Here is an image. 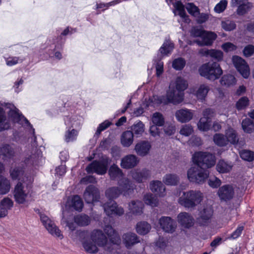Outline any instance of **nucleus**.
<instances>
[{
  "instance_id": "e2e57ef3",
  "label": "nucleus",
  "mask_w": 254,
  "mask_h": 254,
  "mask_svg": "<svg viewBox=\"0 0 254 254\" xmlns=\"http://www.w3.org/2000/svg\"><path fill=\"white\" fill-rule=\"evenodd\" d=\"M221 26L226 31H232L236 28V25L234 21L229 20L221 22Z\"/></svg>"
},
{
  "instance_id": "603ef678",
  "label": "nucleus",
  "mask_w": 254,
  "mask_h": 254,
  "mask_svg": "<svg viewBox=\"0 0 254 254\" xmlns=\"http://www.w3.org/2000/svg\"><path fill=\"white\" fill-rule=\"evenodd\" d=\"M213 141L216 145L220 146H225L228 144L226 136L220 133H216L214 135Z\"/></svg>"
},
{
  "instance_id": "58836bf2",
  "label": "nucleus",
  "mask_w": 254,
  "mask_h": 254,
  "mask_svg": "<svg viewBox=\"0 0 254 254\" xmlns=\"http://www.w3.org/2000/svg\"><path fill=\"white\" fill-rule=\"evenodd\" d=\"M179 177L175 174H167L163 178V182L167 186H176L179 182Z\"/></svg>"
},
{
  "instance_id": "774afa93",
  "label": "nucleus",
  "mask_w": 254,
  "mask_h": 254,
  "mask_svg": "<svg viewBox=\"0 0 254 254\" xmlns=\"http://www.w3.org/2000/svg\"><path fill=\"white\" fill-rule=\"evenodd\" d=\"M249 99L246 97H243L240 98L236 104L237 108L238 110H242L244 109L248 105Z\"/></svg>"
},
{
  "instance_id": "e433bc0d",
  "label": "nucleus",
  "mask_w": 254,
  "mask_h": 254,
  "mask_svg": "<svg viewBox=\"0 0 254 254\" xmlns=\"http://www.w3.org/2000/svg\"><path fill=\"white\" fill-rule=\"evenodd\" d=\"M42 155L40 151L37 150L35 154H32L25 160L27 165H38L42 161Z\"/></svg>"
},
{
  "instance_id": "dca6fc26",
  "label": "nucleus",
  "mask_w": 254,
  "mask_h": 254,
  "mask_svg": "<svg viewBox=\"0 0 254 254\" xmlns=\"http://www.w3.org/2000/svg\"><path fill=\"white\" fill-rule=\"evenodd\" d=\"M193 115V111L187 108L179 109L175 114L177 120L181 123L189 122L192 119Z\"/></svg>"
},
{
  "instance_id": "4c0bfd02",
  "label": "nucleus",
  "mask_w": 254,
  "mask_h": 254,
  "mask_svg": "<svg viewBox=\"0 0 254 254\" xmlns=\"http://www.w3.org/2000/svg\"><path fill=\"white\" fill-rule=\"evenodd\" d=\"M131 131L137 137L141 136L145 131V125L140 121L135 122L131 127Z\"/></svg>"
},
{
  "instance_id": "bb28decb",
  "label": "nucleus",
  "mask_w": 254,
  "mask_h": 254,
  "mask_svg": "<svg viewBox=\"0 0 254 254\" xmlns=\"http://www.w3.org/2000/svg\"><path fill=\"white\" fill-rule=\"evenodd\" d=\"M122 238L124 244L127 249L131 248L133 245L139 242V240L137 235L131 232L124 234Z\"/></svg>"
},
{
  "instance_id": "79ce46f5",
  "label": "nucleus",
  "mask_w": 254,
  "mask_h": 254,
  "mask_svg": "<svg viewBox=\"0 0 254 254\" xmlns=\"http://www.w3.org/2000/svg\"><path fill=\"white\" fill-rule=\"evenodd\" d=\"M151 229L150 225L146 222H140L136 224V232L140 235H145Z\"/></svg>"
},
{
  "instance_id": "20e7f679",
  "label": "nucleus",
  "mask_w": 254,
  "mask_h": 254,
  "mask_svg": "<svg viewBox=\"0 0 254 254\" xmlns=\"http://www.w3.org/2000/svg\"><path fill=\"white\" fill-rule=\"evenodd\" d=\"M22 183L19 182L16 185L13 195L15 201L19 204H24L28 202V198L30 196V185L33 181V178L31 176H24L21 180Z\"/></svg>"
},
{
  "instance_id": "de8ad7c7",
  "label": "nucleus",
  "mask_w": 254,
  "mask_h": 254,
  "mask_svg": "<svg viewBox=\"0 0 254 254\" xmlns=\"http://www.w3.org/2000/svg\"><path fill=\"white\" fill-rule=\"evenodd\" d=\"M151 122L153 125L163 126L165 123V119L162 114L156 112L151 117Z\"/></svg>"
},
{
  "instance_id": "3c124183",
  "label": "nucleus",
  "mask_w": 254,
  "mask_h": 254,
  "mask_svg": "<svg viewBox=\"0 0 254 254\" xmlns=\"http://www.w3.org/2000/svg\"><path fill=\"white\" fill-rule=\"evenodd\" d=\"M9 173L12 180H20L21 179V176L23 175V169L20 167L11 168Z\"/></svg>"
},
{
  "instance_id": "13d9d810",
  "label": "nucleus",
  "mask_w": 254,
  "mask_h": 254,
  "mask_svg": "<svg viewBox=\"0 0 254 254\" xmlns=\"http://www.w3.org/2000/svg\"><path fill=\"white\" fill-rule=\"evenodd\" d=\"M144 201L146 204L149 205L152 207L156 206L158 203L157 199L151 194H146L145 195Z\"/></svg>"
},
{
  "instance_id": "f8f14e48",
  "label": "nucleus",
  "mask_w": 254,
  "mask_h": 254,
  "mask_svg": "<svg viewBox=\"0 0 254 254\" xmlns=\"http://www.w3.org/2000/svg\"><path fill=\"white\" fill-rule=\"evenodd\" d=\"M233 64L240 73L245 78H247L250 73V68L245 61L242 58L235 56L233 57Z\"/></svg>"
},
{
  "instance_id": "6e6552de",
  "label": "nucleus",
  "mask_w": 254,
  "mask_h": 254,
  "mask_svg": "<svg viewBox=\"0 0 254 254\" xmlns=\"http://www.w3.org/2000/svg\"><path fill=\"white\" fill-rule=\"evenodd\" d=\"M192 160L194 163L198 166H205L207 168L213 166L216 162V159L213 154L203 152H197L195 153L192 156Z\"/></svg>"
},
{
  "instance_id": "37998d69",
  "label": "nucleus",
  "mask_w": 254,
  "mask_h": 254,
  "mask_svg": "<svg viewBox=\"0 0 254 254\" xmlns=\"http://www.w3.org/2000/svg\"><path fill=\"white\" fill-rule=\"evenodd\" d=\"M226 140H228V143L230 142L231 144H235L238 141V138L236 134V131L233 128L230 127L225 132Z\"/></svg>"
},
{
  "instance_id": "2f4dec72",
  "label": "nucleus",
  "mask_w": 254,
  "mask_h": 254,
  "mask_svg": "<svg viewBox=\"0 0 254 254\" xmlns=\"http://www.w3.org/2000/svg\"><path fill=\"white\" fill-rule=\"evenodd\" d=\"M143 203L140 200H132L128 203V209L133 214L140 215L143 213Z\"/></svg>"
},
{
  "instance_id": "864d4df0",
  "label": "nucleus",
  "mask_w": 254,
  "mask_h": 254,
  "mask_svg": "<svg viewBox=\"0 0 254 254\" xmlns=\"http://www.w3.org/2000/svg\"><path fill=\"white\" fill-rule=\"evenodd\" d=\"M186 61L182 58L175 59L172 62V67L177 70H182L186 65Z\"/></svg>"
},
{
  "instance_id": "c756f323",
  "label": "nucleus",
  "mask_w": 254,
  "mask_h": 254,
  "mask_svg": "<svg viewBox=\"0 0 254 254\" xmlns=\"http://www.w3.org/2000/svg\"><path fill=\"white\" fill-rule=\"evenodd\" d=\"M104 230L112 244L118 246L121 243V239L118 233L111 226H106Z\"/></svg>"
},
{
  "instance_id": "4468645a",
  "label": "nucleus",
  "mask_w": 254,
  "mask_h": 254,
  "mask_svg": "<svg viewBox=\"0 0 254 254\" xmlns=\"http://www.w3.org/2000/svg\"><path fill=\"white\" fill-rule=\"evenodd\" d=\"M91 239L98 246L104 247L105 249L110 251L107 239L101 230H93L91 234Z\"/></svg>"
},
{
  "instance_id": "c85d7f7f",
  "label": "nucleus",
  "mask_w": 254,
  "mask_h": 254,
  "mask_svg": "<svg viewBox=\"0 0 254 254\" xmlns=\"http://www.w3.org/2000/svg\"><path fill=\"white\" fill-rule=\"evenodd\" d=\"M213 213V210L211 206H206L200 211L199 217L198 218V223L201 225H205L211 218Z\"/></svg>"
},
{
  "instance_id": "f03ea898",
  "label": "nucleus",
  "mask_w": 254,
  "mask_h": 254,
  "mask_svg": "<svg viewBox=\"0 0 254 254\" xmlns=\"http://www.w3.org/2000/svg\"><path fill=\"white\" fill-rule=\"evenodd\" d=\"M7 119L3 109L0 108V131L8 129L13 123H17L31 130V133H34V129L29 121L19 112V110L14 107L11 109L8 114Z\"/></svg>"
},
{
  "instance_id": "6e6d98bb",
  "label": "nucleus",
  "mask_w": 254,
  "mask_h": 254,
  "mask_svg": "<svg viewBox=\"0 0 254 254\" xmlns=\"http://www.w3.org/2000/svg\"><path fill=\"white\" fill-rule=\"evenodd\" d=\"M186 8L190 14L194 17L197 16L199 14V8L193 3H187L186 5Z\"/></svg>"
},
{
  "instance_id": "0e129e2a",
  "label": "nucleus",
  "mask_w": 254,
  "mask_h": 254,
  "mask_svg": "<svg viewBox=\"0 0 254 254\" xmlns=\"http://www.w3.org/2000/svg\"><path fill=\"white\" fill-rule=\"evenodd\" d=\"M111 124V122L108 120H106L100 124L97 127V130L94 135L95 136H96L98 137L102 131H104Z\"/></svg>"
},
{
  "instance_id": "0eeeda50",
  "label": "nucleus",
  "mask_w": 254,
  "mask_h": 254,
  "mask_svg": "<svg viewBox=\"0 0 254 254\" xmlns=\"http://www.w3.org/2000/svg\"><path fill=\"white\" fill-rule=\"evenodd\" d=\"M209 172L199 166L191 167L187 172V177L190 182L202 184L209 177Z\"/></svg>"
},
{
  "instance_id": "f704fd0d",
  "label": "nucleus",
  "mask_w": 254,
  "mask_h": 254,
  "mask_svg": "<svg viewBox=\"0 0 254 254\" xmlns=\"http://www.w3.org/2000/svg\"><path fill=\"white\" fill-rule=\"evenodd\" d=\"M232 167L233 164L231 162L220 160L216 164V169L219 173H227L232 170Z\"/></svg>"
},
{
  "instance_id": "9d476101",
  "label": "nucleus",
  "mask_w": 254,
  "mask_h": 254,
  "mask_svg": "<svg viewBox=\"0 0 254 254\" xmlns=\"http://www.w3.org/2000/svg\"><path fill=\"white\" fill-rule=\"evenodd\" d=\"M40 220L45 228L48 232L52 236L58 237L60 239L63 238V235L61 230L56 225L54 222L52 221L46 214L43 213L40 214Z\"/></svg>"
},
{
  "instance_id": "4be33fe9",
  "label": "nucleus",
  "mask_w": 254,
  "mask_h": 254,
  "mask_svg": "<svg viewBox=\"0 0 254 254\" xmlns=\"http://www.w3.org/2000/svg\"><path fill=\"white\" fill-rule=\"evenodd\" d=\"M151 148L150 143L148 141L143 140L136 144L134 150L138 155L143 157L148 154Z\"/></svg>"
},
{
  "instance_id": "cd10ccee",
  "label": "nucleus",
  "mask_w": 254,
  "mask_h": 254,
  "mask_svg": "<svg viewBox=\"0 0 254 254\" xmlns=\"http://www.w3.org/2000/svg\"><path fill=\"white\" fill-rule=\"evenodd\" d=\"M149 187L151 190L160 197H163L166 194L165 187L162 182L160 181H151Z\"/></svg>"
},
{
  "instance_id": "7c9ffc66",
  "label": "nucleus",
  "mask_w": 254,
  "mask_h": 254,
  "mask_svg": "<svg viewBox=\"0 0 254 254\" xmlns=\"http://www.w3.org/2000/svg\"><path fill=\"white\" fill-rule=\"evenodd\" d=\"M13 205V201L8 197H4L0 203V216L1 217H5Z\"/></svg>"
},
{
  "instance_id": "5fc2aeb1",
  "label": "nucleus",
  "mask_w": 254,
  "mask_h": 254,
  "mask_svg": "<svg viewBox=\"0 0 254 254\" xmlns=\"http://www.w3.org/2000/svg\"><path fill=\"white\" fill-rule=\"evenodd\" d=\"M241 158L249 162L254 160V152L248 150H243L240 152Z\"/></svg>"
},
{
  "instance_id": "4d7b16f0",
  "label": "nucleus",
  "mask_w": 254,
  "mask_h": 254,
  "mask_svg": "<svg viewBox=\"0 0 254 254\" xmlns=\"http://www.w3.org/2000/svg\"><path fill=\"white\" fill-rule=\"evenodd\" d=\"M5 61L7 66H11L17 64L22 63L23 61V59L20 57H9L7 58H5Z\"/></svg>"
},
{
  "instance_id": "5701e85b",
  "label": "nucleus",
  "mask_w": 254,
  "mask_h": 254,
  "mask_svg": "<svg viewBox=\"0 0 254 254\" xmlns=\"http://www.w3.org/2000/svg\"><path fill=\"white\" fill-rule=\"evenodd\" d=\"M139 162V159L134 155L130 154L122 158L121 166L125 169H130L134 167Z\"/></svg>"
},
{
  "instance_id": "a878e982",
  "label": "nucleus",
  "mask_w": 254,
  "mask_h": 254,
  "mask_svg": "<svg viewBox=\"0 0 254 254\" xmlns=\"http://www.w3.org/2000/svg\"><path fill=\"white\" fill-rule=\"evenodd\" d=\"M209 87L206 84H201L197 89L192 88L190 90V93L194 94L198 100L203 101L206 98Z\"/></svg>"
},
{
  "instance_id": "39448f33",
  "label": "nucleus",
  "mask_w": 254,
  "mask_h": 254,
  "mask_svg": "<svg viewBox=\"0 0 254 254\" xmlns=\"http://www.w3.org/2000/svg\"><path fill=\"white\" fill-rule=\"evenodd\" d=\"M203 193L198 190H190L183 191L179 197L178 202L187 208H192L198 205L203 200Z\"/></svg>"
},
{
  "instance_id": "7ed1b4c3",
  "label": "nucleus",
  "mask_w": 254,
  "mask_h": 254,
  "mask_svg": "<svg viewBox=\"0 0 254 254\" xmlns=\"http://www.w3.org/2000/svg\"><path fill=\"white\" fill-rule=\"evenodd\" d=\"M118 187H112L107 189L105 194L109 199H115L121 194L125 196H129L133 192L134 188L132 182L127 178L120 179Z\"/></svg>"
},
{
  "instance_id": "052dcab7",
  "label": "nucleus",
  "mask_w": 254,
  "mask_h": 254,
  "mask_svg": "<svg viewBox=\"0 0 254 254\" xmlns=\"http://www.w3.org/2000/svg\"><path fill=\"white\" fill-rule=\"evenodd\" d=\"M193 131L192 126L189 124L183 125L180 130V133L184 136H188Z\"/></svg>"
},
{
  "instance_id": "49530a36",
  "label": "nucleus",
  "mask_w": 254,
  "mask_h": 254,
  "mask_svg": "<svg viewBox=\"0 0 254 254\" xmlns=\"http://www.w3.org/2000/svg\"><path fill=\"white\" fill-rule=\"evenodd\" d=\"M242 126L245 132L251 133L254 131V123L250 119L246 118L243 120Z\"/></svg>"
},
{
  "instance_id": "680f3d73",
  "label": "nucleus",
  "mask_w": 254,
  "mask_h": 254,
  "mask_svg": "<svg viewBox=\"0 0 254 254\" xmlns=\"http://www.w3.org/2000/svg\"><path fill=\"white\" fill-rule=\"evenodd\" d=\"M205 53L217 61H220L223 58V54L221 51L215 50H207Z\"/></svg>"
},
{
  "instance_id": "1a4fd4ad",
  "label": "nucleus",
  "mask_w": 254,
  "mask_h": 254,
  "mask_svg": "<svg viewBox=\"0 0 254 254\" xmlns=\"http://www.w3.org/2000/svg\"><path fill=\"white\" fill-rule=\"evenodd\" d=\"M111 160L105 157L100 161H94L92 162L87 166L86 170L88 173H96L102 175L106 173L108 166Z\"/></svg>"
},
{
  "instance_id": "2eb2a0df",
  "label": "nucleus",
  "mask_w": 254,
  "mask_h": 254,
  "mask_svg": "<svg viewBox=\"0 0 254 254\" xmlns=\"http://www.w3.org/2000/svg\"><path fill=\"white\" fill-rule=\"evenodd\" d=\"M103 208L105 212L108 216H121L124 213L123 207L118 206L117 203L114 201H110L104 204Z\"/></svg>"
},
{
  "instance_id": "f257e3e1",
  "label": "nucleus",
  "mask_w": 254,
  "mask_h": 254,
  "mask_svg": "<svg viewBox=\"0 0 254 254\" xmlns=\"http://www.w3.org/2000/svg\"><path fill=\"white\" fill-rule=\"evenodd\" d=\"M188 86V82L184 78L178 76L175 80L171 81L169 89L167 91L166 99L159 98L158 96H154L152 100L153 99L155 101L157 100L156 104H180L184 100V91L187 88Z\"/></svg>"
},
{
  "instance_id": "69168bd1",
  "label": "nucleus",
  "mask_w": 254,
  "mask_h": 254,
  "mask_svg": "<svg viewBox=\"0 0 254 254\" xmlns=\"http://www.w3.org/2000/svg\"><path fill=\"white\" fill-rule=\"evenodd\" d=\"M228 4V1L226 0H221L218 3H217L214 7V10L215 12L218 13H220L224 11L226 9Z\"/></svg>"
},
{
  "instance_id": "a18cd8bd",
  "label": "nucleus",
  "mask_w": 254,
  "mask_h": 254,
  "mask_svg": "<svg viewBox=\"0 0 254 254\" xmlns=\"http://www.w3.org/2000/svg\"><path fill=\"white\" fill-rule=\"evenodd\" d=\"M83 247L86 252L90 254L97 253L98 251L97 245L96 244H93L90 241H85L82 243Z\"/></svg>"
},
{
  "instance_id": "ea45409f",
  "label": "nucleus",
  "mask_w": 254,
  "mask_h": 254,
  "mask_svg": "<svg viewBox=\"0 0 254 254\" xmlns=\"http://www.w3.org/2000/svg\"><path fill=\"white\" fill-rule=\"evenodd\" d=\"M10 188V181L4 176H0V194H6L9 191Z\"/></svg>"
},
{
  "instance_id": "8fccbe9b",
  "label": "nucleus",
  "mask_w": 254,
  "mask_h": 254,
  "mask_svg": "<svg viewBox=\"0 0 254 254\" xmlns=\"http://www.w3.org/2000/svg\"><path fill=\"white\" fill-rule=\"evenodd\" d=\"M74 222L79 226H84L88 225L90 222L89 217L86 215H79L74 217Z\"/></svg>"
},
{
  "instance_id": "f3484780",
  "label": "nucleus",
  "mask_w": 254,
  "mask_h": 254,
  "mask_svg": "<svg viewBox=\"0 0 254 254\" xmlns=\"http://www.w3.org/2000/svg\"><path fill=\"white\" fill-rule=\"evenodd\" d=\"M159 223L161 228L167 233L174 232L177 227L176 222L170 217L163 216L161 217Z\"/></svg>"
},
{
  "instance_id": "aec40b11",
  "label": "nucleus",
  "mask_w": 254,
  "mask_h": 254,
  "mask_svg": "<svg viewBox=\"0 0 254 254\" xmlns=\"http://www.w3.org/2000/svg\"><path fill=\"white\" fill-rule=\"evenodd\" d=\"M178 223L185 228H190L194 224V219L191 215L188 212L180 213L177 216Z\"/></svg>"
},
{
  "instance_id": "ddd939ff",
  "label": "nucleus",
  "mask_w": 254,
  "mask_h": 254,
  "mask_svg": "<svg viewBox=\"0 0 254 254\" xmlns=\"http://www.w3.org/2000/svg\"><path fill=\"white\" fill-rule=\"evenodd\" d=\"M83 198L88 203H93L98 201L100 198L98 189L93 185L88 186L84 192Z\"/></svg>"
},
{
  "instance_id": "09e8293b",
  "label": "nucleus",
  "mask_w": 254,
  "mask_h": 254,
  "mask_svg": "<svg viewBox=\"0 0 254 254\" xmlns=\"http://www.w3.org/2000/svg\"><path fill=\"white\" fill-rule=\"evenodd\" d=\"M236 82L235 77L231 74L224 75L220 80V83L222 85L230 86L234 85Z\"/></svg>"
},
{
  "instance_id": "a211bd4d",
  "label": "nucleus",
  "mask_w": 254,
  "mask_h": 254,
  "mask_svg": "<svg viewBox=\"0 0 254 254\" xmlns=\"http://www.w3.org/2000/svg\"><path fill=\"white\" fill-rule=\"evenodd\" d=\"M64 123L67 128H73L79 130L82 124V118L77 115L66 116L64 119Z\"/></svg>"
},
{
  "instance_id": "a19ab883",
  "label": "nucleus",
  "mask_w": 254,
  "mask_h": 254,
  "mask_svg": "<svg viewBox=\"0 0 254 254\" xmlns=\"http://www.w3.org/2000/svg\"><path fill=\"white\" fill-rule=\"evenodd\" d=\"M64 134V140L66 142L75 141L78 134V130L73 128H67Z\"/></svg>"
},
{
  "instance_id": "423d86ee",
  "label": "nucleus",
  "mask_w": 254,
  "mask_h": 254,
  "mask_svg": "<svg viewBox=\"0 0 254 254\" xmlns=\"http://www.w3.org/2000/svg\"><path fill=\"white\" fill-rule=\"evenodd\" d=\"M199 72L201 76L211 80L219 78L223 73L219 64L216 62L203 64L199 68Z\"/></svg>"
},
{
  "instance_id": "c9c22d12",
  "label": "nucleus",
  "mask_w": 254,
  "mask_h": 254,
  "mask_svg": "<svg viewBox=\"0 0 254 254\" xmlns=\"http://www.w3.org/2000/svg\"><path fill=\"white\" fill-rule=\"evenodd\" d=\"M174 48L173 43L170 40H166L159 49V52L163 57L168 56L172 53Z\"/></svg>"
},
{
  "instance_id": "c03bdc74",
  "label": "nucleus",
  "mask_w": 254,
  "mask_h": 254,
  "mask_svg": "<svg viewBox=\"0 0 254 254\" xmlns=\"http://www.w3.org/2000/svg\"><path fill=\"white\" fill-rule=\"evenodd\" d=\"M109 174L112 180L120 179L123 175L122 170L116 165L110 167Z\"/></svg>"
},
{
  "instance_id": "412c9836",
  "label": "nucleus",
  "mask_w": 254,
  "mask_h": 254,
  "mask_svg": "<svg viewBox=\"0 0 254 254\" xmlns=\"http://www.w3.org/2000/svg\"><path fill=\"white\" fill-rule=\"evenodd\" d=\"M217 194L221 200L231 199L234 195L233 187L230 185L223 186L219 189Z\"/></svg>"
},
{
  "instance_id": "6ab92c4d",
  "label": "nucleus",
  "mask_w": 254,
  "mask_h": 254,
  "mask_svg": "<svg viewBox=\"0 0 254 254\" xmlns=\"http://www.w3.org/2000/svg\"><path fill=\"white\" fill-rule=\"evenodd\" d=\"M132 179L138 183H141L146 180L151 176L150 171L146 169L142 170H133L130 172Z\"/></svg>"
},
{
  "instance_id": "338daca9",
  "label": "nucleus",
  "mask_w": 254,
  "mask_h": 254,
  "mask_svg": "<svg viewBox=\"0 0 254 254\" xmlns=\"http://www.w3.org/2000/svg\"><path fill=\"white\" fill-rule=\"evenodd\" d=\"M252 7L250 2L244 3L239 5L238 8V13L240 15L245 14Z\"/></svg>"
},
{
  "instance_id": "72a5a7b5",
  "label": "nucleus",
  "mask_w": 254,
  "mask_h": 254,
  "mask_svg": "<svg viewBox=\"0 0 254 254\" xmlns=\"http://www.w3.org/2000/svg\"><path fill=\"white\" fill-rule=\"evenodd\" d=\"M67 205L77 211H81L83 206V203L81 198L78 195H74L69 199L67 202Z\"/></svg>"
},
{
  "instance_id": "473e14b6",
  "label": "nucleus",
  "mask_w": 254,
  "mask_h": 254,
  "mask_svg": "<svg viewBox=\"0 0 254 254\" xmlns=\"http://www.w3.org/2000/svg\"><path fill=\"white\" fill-rule=\"evenodd\" d=\"M133 140L134 135L130 130L123 132L121 136V143L124 147H129L132 144Z\"/></svg>"
},
{
  "instance_id": "393cba45",
  "label": "nucleus",
  "mask_w": 254,
  "mask_h": 254,
  "mask_svg": "<svg viewBox=\"0 0 254 254\" xmlns=\"http://www.w3.org/2000/svg\"><path fill=\"white\" fill-rule=\"evenodd\" d=\"M14 148L8 144H3L0 147V155H2L4 160L13 159L15 156Z\"/></svg>"
},
{
  "instance_id": "b1692460",
  "label": "nucleus",
  "mask_w": 254,
  "mask_h": 254,
  "mask_svg": "<svg viewBox=\"0 0 254 254\" xmlns=\"http://www.w3.org/2000/svg\"><path fill=\"white\" fill-rule=\"evenodd\" d=\"M216 38L217 35L214 32L205 30L201 37V40H196V42L200 46H209L213 43Z\"/></svg>"
},
{
  "instance_id": "9b49d317",
  "label": "nucleus",
  "mask_w": 254,
  "mask_h": 254,
  "mask_svg": "<svg viewBox=\"0 0 254 254\" xmlns=\"http://www.w3.org/2000/svg\"><path fill=\"white\" fill-rule=\"evenodd\" d=\"M214 112L212 109L207 108L203 112V117L200 118L197 124L199 130L207 131L209 129L211 118L213 117Z\"/></svg>"
},
{
  "instance_id": "bf43d9fd",
  "label": "nucleus",
  "mask_w": 254,
  "mask_h": 254,
  "mask_svg": "<svg viewBox=\"0 0 254 254\" xmlns=\"http://www.w3.org/2000/svg\"><path fill=\"white\" fill-rule=\"evenodd\" d=\"M65 211L63 212V217L62 220V223L66 224V226L68 227L69 230L71 231H74L76 228V225L75 223L70 222V220H72V217L70 216L69 218H67L65 216Z\"/></svg>"
}]
</instances>
